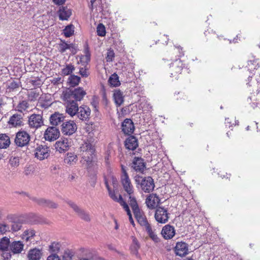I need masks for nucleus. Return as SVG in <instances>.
Wrapping results in <instances>:
<instances>
[{
	"label": "nucleus",
	"mask_w": 260,
	"mask_h": 260,
	"mask_svg": "<svg viewBox=\"0 0 260 260\" xmlns=\"http://www.w3.org/2000/svg\"><path fill=\"white\" fill-rule=\"evenodd\" d=\"M94 151V146L88 140L80 145L78 155L81 158V161H84L83 164L86 163V165H89L92 161Z\"/></svg>",
	"instance_id": "1"
},
{
	"label": "nucleus",
	"mask_w": 260,
	"mask_h": 260,
	"mask_svg": "<svg viewBox=\"0 0 260 260\" xmlns=\"http://www.w3.org/2000/svg\"><path fill=\"white\" fill-rule=\"evenodd\" d=\"M86 93L82 88L78 87L74 89H68L63 92L62 99L63 101H81Z\"/></svg>",
	"instance_id": "2"
},
{
	"label": "nucleus",
	"mask_w": 260,
	"mask_h": 260,
	"mask_svg": "<svg viewBox=\"0 0 260 260\" xmlns=\"http://www.w3.org/2000/svg\"><path fill=\"white\" fill-rule=\"evenodd\" d=\"M135 182L140 186L142 190L145 192L149 193L152 191L155 187L154 180L150 176L135 177Z\"/></svg>",
	"instance_id": "3"
},
{
	"label": "nucleus",
	"mask_w": 260,
	"mask_h": 260,
	"mask_svg": "<svg viewBox=\"0 0 260 260\" xmlns=\"http://www.w3.org/2000/svg\"><path fill=\"white\" fill-rule=\"evenodd\" d=\"M112 180V183L113 184L117 183V180L116 178H115L114 176H111L109 177L108 178H107L106 177H104V182L105 185L106 186V188H107L109 192V196L110 198L113 200L114 201L118 202L121 206L123 207V208L124 207V204H127V203L123 200L121 195L119 194L118 198L115 193L114 191H113L110 188L109 184V180Z\"/></svg>",
	"instance_id": "4"
},
{
	"label": "nucleus",
	"mask_w": 260,
	"mask_h": 260,
	"mask_svg": "<svg viewBox=\"0 0 260 260\" xmlns=\"http://www.w3.org/2000/svg\"><path fill=\"white\" fill-rule=\"evenodd\" d=\"M67 203L74 210L81 219L87 222L90 221V217L87 211L80 208L75 203L71 201H68Z\"/></svg>",
	"instance_id": "5"
},
{
	"label": "nucleus",
	"mask_w": 260,
	"mask_h": 260,
	"mask_svg": "<svg viewBox=\"0 0 260 260\" xmlns=\"http://www.w3.org/2000/svg\"><path fill=\"white\" fill-rule=\"evenodd\" d=\"M154 217L156 221L160 223H165L169 219L168 210L159 206L156 208Z\"/></svg>",
	"instance_id": "6"
},
{
	"label": "nucleus",
	"mask_w": 260,
	"mask_h": 260,
	"mask_svg": "<svg viewBox=\"0 0 260 260\" xmlns=\"http://www.w3.org/2000/svg\"><path fill=\"white\" fill-rule=\"evenodd\" d=\"M30 141L29 135L25 131H19L17 133L15 139L16 145L19 147L27 145Z\"/></svg>",
	"instance_id": "7"
},
{
	"label": "nucleus",
	"mask_w": 260,
	"mask_h": 260,
	"mask_svg": "<svg viewBox=\"0 0 260 260\" xmlns=\"http://www.w3.org/2000/svg\"><path fill=\"white\" fill-rule=\"evenodd\" d=\"M50 150L46 145H39L35 149V156L40 160L47 158L50 155Z\"/></svg>",
	"instance_id": "8"
},
{
	"label": "nucleus",
	"mask_w": 260,
	"mask_h": 260,
	"mask_svg": "<svg viewBox=\"0 0 260 260\" xmlns=\"http://www.w3.org/2000/svg\"><path fill=\"white\" fill-rule=\"evenodd\" d=\"M183 68V63L180 59H176L170 66V76L177 79L178 75L181 73Z\"/></svg>",
	"instance_id": "9"
},
{
	"label": "nucleus",
	"mask_w": 260,
	"mask_h": 260,
	"mask_svg": "<svg viewBox=\"0 0 260 260\" xmlns=\"http://www.w3.org/2000/svg\"><path fill=\"white\" fill-rule=\"evenodd\" d=\"M77 126L74 121L63 122L61 125V132L64 135L70 136L76 132Z\"/></svg>",
	"instance_id": "10"
},
{
	"label": "nucleus",
	"mask_w": 260,
	"mask_h": 260,
	"mask_svg": "<svg viewBox=\"0 0 260 260\" xmlns=\"http://www.w3.org/2000/svg\"><path fill=\"white\" fill-rule=\"evenodd\" d=\"M28 125L30 128L38 129L43 125L42 116L40 114H33L28 118Z\"/></svg>",
	"instance_id": "11"
},
{
	"label": "nucleus",
	"mask_w": 260,
	"mask_h": 260,
	"mask_svg": "<svg viewBox=\"0 0 260 260\" xmlns=\"http://www.w3.org/2000/svg\"><path fill=\"white\" fill-rule=\"evenodd\" d=\"M27 196L29 197L30 200L38 205L54 209L57 207V204L51 200H46L44 198H38L36 197H30L28 195Z\"/></svg>",
	"instance_id": "12"
},
{
	"label": "nucleus",
	"mask_w": 260,
	"mask_h": 260,
	"mask_svg": "<svg viewBox=\"0 0 260 260\" xmlns=\"http://www.w3.org/2000/svg\"><path fill=\"white\" fill-rule=\"evenodd\" d=\"M59 131L55 126H50L47 128L44 134L46 140L52 141L56 140L59 136Z\"/></svg>",
	"instance_id": "13"
},
{
	"label": "nucleus",
	"mask_w": 260,
	"mask_h": 260,
	"mask_svg": "<svg viewBox=\"0 0 260 260\" xmlns=\"http://www.w3.org/2000/svg\"><path fill=\"white\" fill-rule=\"evenodd\" d=\"M131 167L136 172L143 173L146 168V165L143 158L135 157L131 164Z\"/></svg>",
	"instance_id": "14"
},
{
	"label": "nucleus",
	"mask_w": 260,
	"mask_h": 260,
	"mask_svg": "<svg viewBox=\"0 0 260 260\" xmlns=\"http://www.w3.org/2000/svg\"><path fill=\"white\" fill-rule=\"evenodd\" d=\"M120 182L124 190L127 194H133L134 188L129 176L120 177Z\"/></svg>",
	"instance_id": "15"
},
{
	"label": "nucleus",
	"mask_w": 260,
	"mask_h": 260,
	"mask_svg": "<svg viewBox=\"0 0 260 260\" xmlns=\"http://www.w3.org/2000/svg\"><path fill=\"white\" fill-rule=\"evenodd\" d=\"M66 103V112L71 117L76 115L79 107L75 101H64Z\"/></svg>",
	"instance_id": "16"
},
{
	"label": "nucleus",
	"mask_w": 260,
	"mask_h": 260,
	"mask_svg": "<svg viewBox=\"0 0 260 260\" xmlns=\"http://www.w3.org/2000/svg\"><path fill=\"white\" fill-rule=\"evenodd\" d=\"M145 203L148 208L153 209L158 207L160 199L156 194L152 193L147 197Z\"/></svg>",
	"instance_id": "17"
},
{
	"label": "nucleus",
	"mask_w": 260,
	"mask_h": 260,
	"mask_svg": "<svg viewBox=\"0 0 260 260\" xmlns=\"http://www.w3.org/2000/svg\"><path fill=\"white\" fill-rule=\"evenodd\" d=\"M175 252L177 255L184 256L188 253V247L184 242H178L175 247Z\"/></svg>",
	"instance_id": "18"
},
{
	"label": "nucleus",
	"mask_w": 260,
	"mask_h": 260,
	"mask_svg": "<svg viewBox=\"0 0 260 260\" xmlns=\"http://www.w3.org/2000/svg\"><path fill=\"white\" fill-rule=\"evenodd\" d=\"M175 233L174 227L170 224L165 225L161 232L162 236L166 240L172 239L175 236Z\"/></svg>",
	"instance_id": "19"
},
{
	"label": "nucleus",
	"mask_w": 260,
	"mask_h": 260,
	"mask_svg": "<svg viewBox=\"0 0 260 260\" xmlns=\"http://www.w3.org/2000/svg\"><path fill=\"white\" fill-rule=\"evenodd\" d=\"M90 112V109L88 107L86 106H80L76 114V116L82 121L86 120L89 118Z\"/></svg>",
	"instance_id": "20"
},
{
	"label": "nucleus",
	"mask_w": 260,
	"mask_h": 260,
	"mask_svg": "<svg viewBox=\"0 0 260 260\" xmlns=\"http://www.w3.org/2000/svg\"><path fill=\"white\" fill-rule=\"evenodd\" d=\"M23 117L21 114H14L11 116L8 121L11 127L21 126L23 125Z\"/></svg>",
	"instance_id": "21"
},
{
	"label": "nucleus",
	"mask_w": 260,
	"mask_h": 260,
	"mask_svg": "<svg viewBox=\"0 0 260 260\" xmlns=\"http://www.w3.org/2000/svg\"><path fill=\"white\" fill-rule=\"evenodd\" d=\"M122 131L125 134H131L134 131V125L130 119H125L121 124Z\"/></svg>",
	"instance_id": "22"
},
{
	"label": "nucleus",
	"mask_w": 260,
	"mask_h": 260,
	"mask_svg": "<svg viewBox=\"0 0 260 260\" xmlns=\"http://www.w3.org/2000/svg\"><path fill=\"white\" fill-rule=\"evenodd\" d=\"M55 147L56 150L60 153L67 151L69 147L68 140L64 138H61L56 142Z\"/></svg>",
	"instance_id": "23"
},
{
	"label": "nucleus",
	"mask_w": 260,
	"mask_h": 260,
	"mask_svg": "<svg viewBox=\"0 0 260 260\" xmlns=\"http://www.w3.org/2000/svg\"><path fill=\"white\" fill-rule=\"evenodd\" d=\"M258 86L259 88L257 90L256 95L253 94L247 99L248 102L249 101L251 102L250 104L253 109L256 108L260 109V101H259L260 100V83L258 84Z\"/></svg>",
	"instance_id": "24"
},
{
	"label": "nucleus",
	"mask_w": 260,
	"mask_h": 260,
	"mask_svg": "<svg viewBox=\"0 0 260 260\" xmlns=\"http://www.w3.org/2000/svg\"><path fill=\"white\" fill-rule=\"evenodd\" d=\"M259 67V59L258 58H256L255 57L252 55L249 56L247 61V68L248 70L250 72H251L254 70H256Z\"/></svg>",
	"instance_id": "25"
},
{
	"label": "nucleus",
	"mask_w": 260,
	"mask_h": 260,
	"mask_svg": "<svg viewBox=\"0 0 260 260\" xmlns=\"http://www.w3.org/2000/svg\"><path fill=\"white\" fill-rule=\"evenodd\" d=\"M59 18L61 20H68L72 15V11L67 7H60L58 11Z\"/></svg>",
	"instance_id": "26"
},
{
	"label": "nucleus",
	"mask_w": 260,
	"mask_h": 260,
	"mask_svg": "<svg viewBox=\"0 0 260 260\" xmlns=\"http://www.w3.org/2000/svg\"><path fill=\"white\" fill-rule=\"evenodd\" d=\"M125 146L126 149L134 150L138 146V142L135 137L131 136L125 141Z\"/></svg>",
	"instance_id": "27"
},
{
	"label": "nucleus",
	"mask_w": 260,
	"mask_h": 260,
	"mask_svg": "<svg viewBox=\"0 0 260 260\" xmlns=\"http://www.w3.org/2000/svg\"><path fill=\"white\" fill-rule=\"evenodd\" d=\"M64 119V116L62 114L55 112L54 114L51 115L50 117V123L52 125H57L61 122H63Z\"/></svg>",
	"instance_id": "28"
},
{
	"label": "nucleus",
	"mask_w": 260,
	"mask_h": 260,
	"mask_svg": "<svg viewBox=\"0 0 260 260\" xmlns=\"http://www.w3.org/2000/svg\"><path fill=\"white\" fill-rule=\"evenodd\" d=\"M23 244L18 241L12 242L10 245V250L14 254L20 253L23 249Z\"/></svg>",
	"instance_id": "29"
},
{
	"label": "nucleus",
	"mask_w": 260,
	"mask_h": 260,
	"mask_svg": "<svg viewBox=\"0 0 260 260\" xmlns=\"http://www.w3.org/2000/svg\"><path fill=\"white\" fill-rule=\"evenodd\" d=\"M113 98L117 107H120L124 102L123 92L119 90H115Z\"/></svg>",
	"instance_id": "30"
},
{
	"label": "nucleus",
	"mask_w": 260,
	"mask_h": 260,
	"mask_svg": "<svg viewBox=\"0 0 260 260\" xmlns=\"http://www.w3.org/2000/svg\"><path fill=\"white\" fill-rule=\"evenodd\" d=\"M9 222L10 224L11 231H18L22 227V222L18 218H14L11 220L9 219Z\"/></svg>",
	"instance_id": "31"
},
{
	"label": "nucleus",
	"mask_w": 260,
	"mask_h": 260,
	"mask_svg": "<svg viewBox=\"0 0 260 260\" xmlns=\"http://www.w3.org/2000/svg\"><path fill=\"white\" fill-rule=\"evenodd\" d=\"M90 60V53L88 46H86L84 49V54L80 56L79 61L82 63L83 66L86 65Z\"/></svg>",
	"instance_id": "32"
},
{
	"label": "nucleus",
	"mask_w": 260,
	"mask_h": 260,
	"mask_svg": "<svg viewBox=\"0 0 260 260\" xmlns=\"http://www.w3.org/2000/svg\"><path fill=\"white\" fill-rule=\"evenodd\" d=\"M41 256V251L36 248L29 250L28 254L29 260H39Z\"/></svg>",
	"instance_id": "33"
},
{
	"label": "nucleus",
	"mask_w": 260,
	"mask_h": 260,
	"mask_svg": "<svg viewBox=\"0 0 260 260\" xmlns=\"http://www.w3.org/2000/svg\"><path fill=\"white\" fill-rule=\"evenodd\" d=\"M10 144L9 137L6 134L0 136V149L6 148Z\"/></svg>",
	"instance_id": "34"
},
{
	"label": "nucleus",
	"mask_w": 260,
	"mask_h": 260,
	"mask_svg": "<svg viewBox=\"0 0 260 260\" xmlns=\"http://www.w3.org/2000/svg\"><path fill=\"white\" fill-rule=\"evenodd\" d=\"M10 239L3 237L0 241V249L2 251H8L10 247Z\"/></svg>",
	"instance_id": "35"
},
{
	"label": "nucleus",
	"mask_w": 260,
	"mask_h": 260,
	"mask_svg": "<svg viewBox=\"0 0 260 260\" xmlns=\"http://www.w3.org/2000/svg\"><path fill=\"white\" fill-rule=\"evenodd\" d=\"M35 235V232L34 230L29 229L25 231L22 234V238L26 241H31L32 238Z\"/></svg>",
	"instance_id": "36"
},
{
	"label": "nucleus",
	"mask_w": 260,
	"mask_h": 260,
	"mask_svg": "<svg viewBox=\"0 0 260 260\" xmlns=\"http://www.w3.org/2000/svg\"><path fill=\"white\" fill-rule=\"evenodd\" d=\"M10 231V224H9V219L7 221H3L0 223L1 234H4Z\"/></svg>",
	"instance_id": "37"
},
{
	"label": "nucleus",
	"mask_w": 260,
	"mask_h": 260,
	"mask_svg": "<svg viewBox=\"0 0 260 260\" xmlns=\"http://www.w3.org/2000/svg\"><path fill=\"white\" fill-rule=\"evenodd\" d=\"M140 248L139 243L136 238H134L133 240V243L131 246V250L133 254L137 256L138 255V250Z\"/></svg>",
	"instance_id": "38"
},
{
	"label": "nucleus",
	"mask_w": 260,
	"mask_h": 260,
	"mask_svg": "<svg viewBox=\"0 0 260 260\" xmlns=\"http://www.w3.org/2000/svg\"><path fill=\"white\" fill-rule=\"evenodd\" d=\"M108 82L111 86L114 87H116L120 85L119 77L116 74H113L110 77Z\"/></svg>",
	"instance_id": "39"
},
{
	"label": "nucleus",
	"mask_w": 260,
	"mask_h": 260,
	"mask_svg": "<svg viewBox=\"0 0 260 260\" xmlns=\"http://www.w3.org/2000/svg\"><path fill=\"white\" fill-rule=\"evenodd\" d=\"M29 107V104L27 101H20L17 106V110L21 113L26 110Z\"/></svg>",
	"instance_id": "40"
},
{
	"label": "nucleus",
	"mask_w": 260,
	"mask_h": 260,
	"mask_svg": "<svg viewBox=\"0 0 260 260\" xmlns=\"http://www.w3.org/2000/svg\"><path fill=\"white\" fill-rule=\"evenodd\" d=\"M75 70V67L72 64H67L66 67L62 69V74L64 76L71 75Z\"/></svg>",
	"instance_id": "41"
},
{
	"label": "nucleus",
	"mask_w": 260,
	"mask_h": 260,
	"mask_svg": "<svg viewBox=\"0 0 260 260\" xmlns=\"http://www.w3.org/2000/svg\"><path fill=\"white\" fill-rule=\"evenodd\" d=\"M63 34L66 37H70L72 36L74 32V26L72 24H70L67 26L64 29Z\"/></svg>",
	"instance_id": "42"
},
{
	"label": "nucleus",
	"mask_w": 260,
	"mask_h": 260,
	"mask_svg": "<svg viewBox=\"0 0 260 260\" xmlns=\"http://www.w3.org/2000/svg\"><path fill=\"white\" fill-rule=\"evenodd\" d=\"M146 231L147 232L150 238L153 240L155 242H158L159 239L157 235L153 232L151 225L145 229Z\"/></svg>",
	"instance_id": "43"
},
{
	"label": "nucleus",
	"mask_w": 260,
	"mask_h": 260,
	"mask_svg": "<svg viewBox=\"0 0 260 260\" xmlns=\"http://www.w3.org/2000/svg\"><path fill=\"white\" fill-rule=\"evenodd\" d=\"M80 81V78L79 76L75 75H71L68 79L69 83L72 86L78 85Z\"/></svg>",
	"instance_id": "44"
},
{
	"label": "nucleus",
	"mask_w": 260,
	"mask_h": 260,
	"mask_svg": "<svg viewBox=\"0 0 260 260\" xmlns=\"http://www.w3.org/2000/svg\"><path fill=\"white\" fill-rule=\"evenodd\" d=\"M129 196V200H128V202H129V205L131 206L132 209V210H134L136 209H138L139 208V206H138V204L137 203V200L135 198V197H134L133 194H128Z\"/></svg>",
	"instance_id": "45"
},
{
	"label": "nucleus",
	"mask_w": 260,
	"mask_h": 260,
	"mask_svg": "<svg viewBox=\"0 0 260 260\" xmlns=\"http://www.w3.org/2000/svg\"><path fill=\"white\" fill-rule=\"evenodd\" d=\"M137 220L141 226H144L145 229L150 226L145 214L137 219Z\"/></svg>",
	"instance_id": "46"
},
{
	"label": "nucleus",
	"mask_w": 260,
	"mask_h": 260,
	"mask_svg": "<svg viewBox=\"0 0 260 260\" xmlns=\"http://www.w3.org/2000/svg\"><path fill=\"white\" fill-rule=\"evenodd\" d=\"M60 244L59 242H54L49 246L50 251L52 254H56L60 250Z\"/></svg>",
	"instance_id": "47"
},
{
	"label": "nucleus",
	"mask_w": 260,
	"mask_h": 260,
	"mask_svg": "<svg viewBox=\"0 0 260 260\" xmlns=\"http://www.w3.org/2000/svg\"><path fill=\"white\" fill-rule=\"evenodd\" d=\"M19 157L12 156L9 159V164L12 167L16 168L19 165Z\"/></svg>",
	"instance_id": "48"
},
{
	"label": "nucleus",
	"mask_w": 260,
	"mask_h": 260,
	"mask_svg": "<svg viewBox=\"0 0 260 260\" xmlns=\"http://www.w3.org/2000/svg\"><path fill=\"white\" fill-rule=\"evenodd\" d=\"M96 32L98 36L101 37H104L106 35V29L105 26L100 23L96 28Z\"/></svg>",
	"instance_id": "49"
},
{
	"label": "nucleus",
	"mask_w": 260,
	"mask_h": 260,
	"mask_svg": "<svg viewBox=\"0 0 260 260\" xmlns=\"http://www.w3.org/2000/svg\"><path fill=\"white\" fill-rule=\"evenodd\" d=\"M73 255L74 252L69 249H67L64 251L62 258L63 260H72Z\"/></svg>",
	"instance_id": "50"
},
{
	"label": "nucleus",
	"mask_w": 260,
	"mask_h": 260,
	"mask_svg": "<svg viewBox=\"0 0 260 260\" xmlns=\"http://www.w3.org/2000/svg\"><path fill=\"white\" fill-rule=\"evenodd\" d=\"M123 209L125 210V211L127 213V215L128 216V218H129V222L130 223L134 226H135V222H134V219L132 217V213H131V210L129 209V208L127 204H124V207L123 208Z\"/></svg>",
	"instance_id": "51"
},
{
	"label": "nucleus",
	"mask_w": 260,
	"mask_h": 260,
	"mask_svg": "<svg viewBox=\"0 0 260 260\" xmlns=\"http://www.w3.org/2000/svg\"><path fill=\"white\" fill-rule=\"evenodd\" d=\"M70 48V45L65 42H62L59 44V51L61 53L65 52L67 49Z\"/></svg>",
	"instance_id": "52"
},
{
	"label": "nucleus",
	"mask_w": 260,
	"mask_h": 260,
	"mask_svg": "<svg viewBox=\"0 0 260 260\" xmlns=\"http://www.w3.org/2000/svg\"><path fill=\"white\" fill-rule=\"evenodd\" d=\"M39 96V93L36 91H31L28 93V98L31 101H34L37 100Z\"/></svg>",
	"instance_id": "53"
},
{
	"label": "nucleus",
	"mask_w": 260,
	"mask_h": 260,
	"mask_svg": "<svg viewBox=\"0 0 260 260\" xmlns=\"http://www.w3.org/2000/svg\"><path fill=\"white\" fill-rule=\"evenodd\" d=\"M133 212L136 219L145 214L144 212L141 210L140 208L133 210Z\"/></svg>",
	"instance_id": "54"
},
{
	"label": "nucleus",
	"mask_w": 260,
	"mask_h": 260,
	"mask_svg": "<svg viewBox=\"0 0 260 260\" xmlns=\"http://www.w3.org/2000/svg\"><path fill=\"white\" fill-rule=\"evenodd\" d=\"M24 172L26 176L31 175L34 173V168L30 166H26Z\"/></svg>",
	"instance_id": "55"
},
{
	"label": "nucleus",
	"mask_w": 260,
	"mask_h": 260,
	"mask_svg": "<svg viewBox=\"0 0 260 260\" xmlns=\"http://www.w3.org/2000/svg\"><path fill=\"white\" fill-rule=\"evenodd\" d=\"M19 82L16 81H13L10 82L8 85V87L10 89H14L19 87Z\"/></svg>",
	"instance_id": "56"
},
{
	"label": "nucleus",
	"mask_w": 260,
	"mask_h": 260,
	"mask_svg": "<svg viewBox=\"0 0 260 260\" xmlns=\"http://www.w3.org/2000/svg\"><path fill=\"white\" fill-rule=\"evenodd\" d=\"M114 57V53L112 50H109L107 52V55L106 56V60L108 62L112 61L113 58Z\"/></svg>",
	"instance_id": "57"
},
{
	"label": "nucleus",
	"mask_w": 260,
	"mask_h": 260,
	"mask_svg": "<svg viewBox=\"0 0 260 260\" xmlns=\"http://www.w3.org/2000/svg\"><path fill=\"white\" fill-rule=\"evenodd\" d=\"M79 73L83 77H87L89 75L87 70L84 68H81L80 69Z\"/></svg>",
	"instance_id": "58"
},
{
	"label": "nucleus",
	"mask_w": 260,
	"mask_h": 260,
	"mask_svg": "<svg viewBox=\"0 0 260 260\" xmlns=\"http://www.w3.org/2000/svg\"><path fill=\"white\" fill-rule=\"evenodd\" d=\"M47 260H60V259L57 254H52L47 257Z\"/></svg>",
	"instance_id": "59"
},
{
	"label": "nucleus",
	"mask_w": 260,
	"mask_h": 260,
	"mask_svg": "<svg viewBox=\"0 0 260 260\" xmlns=\"http://www.w3.org/2000/svg\"><path fill=\"white\" fill-rule=\"evenodd\" d=\"M121 173H121L120 177H125L126 176H128L127 173L126 172L125 167L123 165H121Z\"/></svg>",
	"instance_id": "60"
},
{
	"label": "nucleus",
	"mask_w": 260,
	"mask_h": 260,
	"mask_svg": "<svg viewBox=\"0 0 260 260\" xmlns=\"http://www.w3.org/2000/svg\"><path fill=\"white\" fill-rule=\"evenodd\" d=\"M53 1L55 5L60 6L63 4L66 0H53Z\"/></svg>",
	"instance_id": "61"
},
{
	"label": "nucleus",
	"mask_w": 260,
	"mask_h": 260,
	"mask_svg": "<svg viewBox=\"0 0 260 260\" xmlns=\"http://www.w3.org/2000/svg\"><path fill=\"white\" fill-rule=\"evenodd\" d=\"M98 102L95 99H93L91 104L95 110H97V108L98 107Z\"/></svg>",
	"instance_id": "62"
},
{
	"label": "nucleus",
	"mask_w": 260,
	"mask_h": 260,
	"mask_svg": "<svg viewBox=\"0 0 260 260\" xmlns=\"http://www.w3.org/2000/svg\"><path fill=\"white\" fill-rule=\"evenodd\" d=\"M79 260H92V256L89 253L87 257H81L79 259Z\"/></svg>",
	"instance_id": "63"
},
{
	"label": "nucleus",
	"mask_w": 260,
	"mask_h": 260,
	"mask_svg": "<svg viewBox=\"0 0 260 260\" xmlns=\"http://www.w3.org/2000/svg\"><path fill=\"white\" fill-rule=\"evenodd\" d=\"M177 51L179 52V56L181 57L184 55V53L182 51V48L180 47H178L177 49Z\"/></svg>",
	"instance_id": "64"
}]
</instances>
